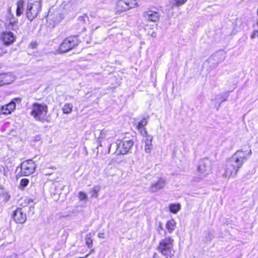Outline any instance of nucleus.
<instances>
[{
    "instance_id": "9d476101",
    "label": "nucleus",
    "mask_w": 258,
    "mask_h": 258,
    "mask_svg": "<svg viewBox=\"0 0 258 258\" xmlns=\"http://www.w3.org/2000/svg\"><path fill=\"white\" fill-rule=\"evenodd\" d=\"M226 57V52L223 50L218 51L208 59V61L217 65L223 61Z\"/></svg>"
},
{
    "instance_id": "6ab92c4d",
    "label": "nucleus",
    "mask_w": 258,
    "mask_h": 258,
    "mask_svg": "<svg viewBox=\"0 0 258 258\" xmlns=\"http://www.w3.org/2000/svg\"><path fill=\"white\" fill-rule=\"evenodd\" d=\"M115 136L114 132L113 130H109L108 128H104L100 132V138H110Z\"/></svg>"
},
{
    "instance_id": "412c9836",
    "label": "nucleus",
    "mask_w": 258,
    "mask_h": 258,
    "mask_svg": "<svg viewBox=\"0 0 258 258\" xmlns=\"http://www.w3.org/2000/svg\"><path fill=\"white\" fill-rule=\"evenodd\" d=\"M15 79L14 76L11 73L3 74L2 77L3 85L11 84Z\"/></svg>"
},
{
    "instance_id": "ddd939ff",
    "label": "nucleus",
    "mask_w": 258,
    "mask_h": 258,
    "mask_svg": "<svg viewBox=\"0 0 258 258\" xmlns=\"http://www.w3.org/2000/svg\"><path fill=\"white\" fill-rule=\"evenodd\" d=\"M14 221L17 223H23L27 219L26 215L22 209L18 208L13 212L12 214Z\"/></svg>"
},
{
    "instance_id": "39448f33",
    "label": "nucleus",
    "mask_w": 258,
    "mask_h": 258,
    "mask_svg": "<svg viewBox=\"0 0 258 258\" xmlns=\"http://www.w3.org/2000/svg\"><path fill=\"white\" fill-rule=\"evenodd\" d=\"M139 0H118L116 4V13H121L137 7Z\"/></svg>"
},
{
    "instance_id": "6e6552de",
    "label": "nucleus",
    "mask_w": 258,
    "mask_h": 258,
    "mask_svg": "<svg viewBox=\"0 0 258 258\" xmlns=\"http://www.w3.org/2000/svg\"><path fill=\"white\" fill-rule=\"evenodd\" d=\"M36 168V164L32 160L24 161L21 165V173L23 176H28L32 174Z\"/></svg>"
},
{
    "instance_id": "b1692460",
    "label": "nucleus",
    "mask_w": 258,
    "mask_h": 258,
    "mask_svg": "<svg viewBox=\"0 0 258 258\" xmlns=\"http://www.w3.org/2000/svg\"><path fill=\"white\" fill-rule=\"evenodd\" d=\"M181 206L179 204H171L169 206L170 211L174 214L176 213L180 210Z\"/></svg>"
},
{
    "instance_id": "4468645a",
    "label": "nucleus",
    "mask_w": 258,
    "mask_h": 258,
    "mask_svg": "<svg viewBox=\"0 0 258 258\" xmlns=\"http://www.w3.org/2000/svg\"><path fill=\"white\" fill-rule=\"evenodd\" d=\"M143 136V142L145 144V151L146 153H150L152 149L153 137L146 135H141Z\"/></svg>"
},
{
    "instance_id": "20e7f679",
    "label": "nucleus",
    "mask_w": 258,
    "mask_h": 258,
    "mask_svg": "<svg viewBox=\"0 0 258 258\" xmlns=\"http://www.w3.org/2000/svg\"><path fill=\"white\" fill-rule=\"evenodd\" d=\"M115 144L116 150L115 153L117 155H125L127 154L134 145L132 140L127 138H123L122 140H117Z\"/></svg>"
},
{
    "instance_id": "c9c22d12",
    "label": "nucleus",
    "mask_w": 258,
    "mask_h": 258,
    "mask_svg": "<svg viewBox=\"0 0 258 258\" xmlns=\"http://www.w3.org/2000/svg\"><path fill=\"white\" fill-rule=\"evenodd\" d=\"M36 45V44L35 43L31 44V46L32 47V48H35Z\"/></svg>"
},
{
    "instance_id": "f704fd0d",
    "label": "nucleus",
    "mask_w": 258,
    "mask_h": 258,
    "mask_svg": "<svg viewBox=\"0 0 258 258\" xmlns=\"http://www.w3.org/2000/svg\"><path fill=\"white\" fill-rule=\"evenodd\" d=\"M7 258H17V256L16 254H13L8 257Z\"/></svg>"
},
{
    "instance_id": "0eeeda50",
    "label": "nucleus",
    "mask_w": 258,
    "mask_h": 258,
    "mask_svg": "<svg viewBox=\"0 0 258 258\" xmlns=\"http://www.w3.org/2000/svg\"><path fill=\"white\" fill-rule=\"evenodd\" d=\"M77 39L75 37H70L64 39L59 48L60 53H64L72 49L77 45Z\"/></svg>"
},
{
    "instance_id": "393cba45",
    "label": "nucleus",
    "mask_w": 258,
    "mask_h": 258,
    "mask_svg": "<svg viewBox=\"0 0 258 258\" xmlns=\"http://www.w3.org/2000/svg\"><path fill=\"white\" fill-rule=\"evenodd\" d=\"M254 30L250 35L251 39H254L256 36L258 37V21L253 25Z\"/></svg>"
},
{
    "instance_id": "f03ea898",
    "label": "nucleus",
    "mask_w": 258,
    "mask_h": 258,
    "mask_svg": "<svg viewBox=\"0 0 258 258\" xmlns=\"http://www.w3.org/2000/svg\"><path fill=\"white\" fill-rule=\"evenodd\" d=\"M47 106L44 103H34L32 105L30 114L36 120L41 122L47 121Z\"/></svg>"
},
{
    "instance_id": "2f4dec72",
    "label": "nucleus",
    "mask_w": 258,
    "mask_h": 258,
    "mask_svg": "<svg viewBox=\"0 0 258 258\" xmlns=\"http://www.w3.org/2000/svg\"><path fill=\"white\" fill-rule=\"evenodd\" d=\"M100 26L99 25H96V24H92L91 26V28L92 31L95 30L96 29H98Z\"/></svg>"
},
{
    "instance_id": "7ed1b4c3",
    "label": "nucleus",
    "mask_w": 258,
    "mask_h": 258,
    "mask_svg": "<svg viewBox=\"0 0 258 258\" xmlns=\"http://www.w3.org/2000/svg\"><path fill=\"white\" fill-rule=\"evenodd\" d=\"M173 241V239L171 237H167L160 240L159 243L158 250L166 258H174Z\"/></svg>"
},
{
    "instance_id": "5701e85b",
    "label": "nucleus",
    "mask_w": 258,
    "mask_h": 258,
    "mask_svg": "<svg viewBox=\"0 0 258 258\" xmlns=\"http://www.w3.org/2000/svg\"><path fill=\"white\" fill-rule=\"evenodd\" d=\"M64 114H70L73 110V104L72 103H66L62 108Z\"/></svg>"
},
{
    "instance_id": "473e14b6",
    "label": "nucleus",
    "mask_w": 258,
    "mask_h": 258,
    "mask_svg": "<svg viewBox=\"0 0 258 258\" xmlns=\"http://www.w3.org/2000/svg\"><path fill=\"white\" fill-rule=\"evenodd\" d=\"M104 232H100L98 233V236L99 238H104Z\"/></svg>"
},
{
    "instance_id": "79ce46f5",
    "label": "nucleus",
    "mask_w": 258,
    "mask_h": 258,
    "mask_svg": "<svg viewBox=\"0 0 258 258\" xmlns=\"http://www.w3.org/2000/svg\"><path fill=\"white\" fill-rule=\"evenodd\" d=\"M8 197H5V199H7V200H8L9 199L10 197L9 196H7Z\"/></svg>"
},
{
    "instance_id": "72a5a7b5",
    "label": "nucleus",
    "mask_w": 258,
    "mask_h": 258,
    "mask_svg": "<svg viewBox=\"0 0 258 258\" xmlns=\"http://www.w3.org/2000/svg\"><path fill=\"white\" fill-rule=\"evenodd\" d=\"M3 74H0V86L3 85V81L2 79Z\"/></svg>"
},
{
    "instance_id": "c756f323",
    "label": "nucleus",
    "mask_w": 258,
    "mask_h": 258,
    "mask_svg": "<svg viewBox=\"0 0 258 258\" xmlns=\"http://www.w3.org/2000/svg\"><path fill=\"white\" fill-rule=\"evenodd\" d=\"M78 197L80 201H84L87 199V196L85 192L80 191L78 194Z\"/></svg>"
},
{
    "instance_id": "58836bf2",
    "label": "nucleus",
    "mask_w": 258,
    "mask_h": 258,
    "mask_svg": "<svg viewBox=\"0 0 258 258\" xmlns=\"http://www.w3.org/2000/svg\"><path fill=\"white\" fill-rule=\"evenodd\" d=\"M89 255V254H87V255H85V256L84 257H79V258H87L88 257V256Z\"/></svg>"
},
{
    "instance_id": "2eb2a0df",
    "label": "nucleus",
    "mask_w": 258,
    "mask_h": 258,
    "mask_svg": "<svg viewBox=\"0 0 258 258\" xmlns=\"http://www.w3.org/2000/svg\"><path fill=\"white\" fill-rule=\"evenodd\" d=\"M1 38L6 45H10L15 40L14 35L11 32H3L1 35Z\"/></svg>"
},
{
    "instance_id": "4be33fe9",
    "label": "nucleus",
    "mask_w": 258,
    "mask_h": 258,
    "mask_svg": "<svg viewBox=\"0 0 258 258\" xmlns=\"http://www.w3.org/2000/svg\"><path fill=\"white\" fill-rule=\"evenodd\" d=\"M24 4L23 0H19L17 2L16 6V15L18 17L20 16L24 12Z\"/></svg>"
},
{
    "instance_id": "c03bdc74",
    "label": "nucleus",
    "mask_w": 258,
    "mask_h": 258,
    "mask_svg": "<svg viewBox=\"0 0 258 258\" xmlns=\"http://www.w3.org/2000/svg\"><path fill=\"white\" fill-rule=\"evenodd\" d=\"M257 14L258 15V9H257Z\"/></svg>"
},
{
    "instance_id": "423d86ee",
    "label": "nucleus",
    "mask_w": 258,
    "mask_h": 258,
    "mask_svg": "<svg viewBox=\"0 0 258 258\" xmlns=\"http://www.w3.org/2000/svg\"><path fill=\"white\" fill-rule=\"evenodd\" d=\"M41 7V4L39 2H36L34 4L28 3L26 10L27 17L30 21H32L37 15Z\"/></svg>"
},
{
    "instance_id": "c85d7f7f",
    "label": "nucleus",
    "mask_w": 258,
    "mask_h": 258,
    "mask_svg": "<svg viewBox=\"0 0 258 258\" xmlns=\"http://www.w3.org/2000/svg\"><path fill=\"white\" fill-rule=\"evenodd\" d=\"M29 183V180L27 179H22L20 181V186L21 188H23L26 186Z\"/></svg>"
},
{
    "instance_id": "a211bd4d",
    "label": "nucleus",
    "mask_w": 258,
    "mask_h": 258,
    "mask_svg": "<svg viewBox=\"0 0 258 258\" xmlns=\"http://www.w3.org/2000/svg\"><path fill=\"white\" fill-rule=\"evenodd\" d=\"M6 21V23L12 26H15L18 23V19L14 16L11 8L8 9V14Z\"/></svg>"
},
{
    "instance_id": "f8f14e48",
    "label": "nucleus",
    "mask_w": 258,
    "mask_h": 258,
    "mask_svg": "<svg viewBox=\"0 0 258 258\" xmlns=\"http://www.w3.org/2000/svg\"><path fill=\"white\" fill-rule=\"evenodd\" d=\"M20 102L21 99L19 98H14L10 103L3 106L1 107L2 113L4 114H9L16 108V102Z\"/></svg>"
},
{
    "instance_id": "1a4fd4ad",
    "label": "nucleus",
    "mask_w": 258,
    "mask_h": 258,
    "mask_svg": "<svg viewBox=\"0 0 258 258\" xmlns=\"http://www.w3.org/2000/svg\"><path fill=\"white\" fill-rule=\"evenodd\" d=\"M165 184V180L162 178H159L157 181L152 182L149 187V190L151 193L157 192L163 189Z\"/></svg>"
},
{
    "instance_id": "dca6fc26",
    "label": "nucleus",
    "mask_w": 258,
    "mask_h": 258,
    "mask_svg": "<svg viewBox=\"0 0 258 258\" xmlns=\"http://www.w3.org/2000/svg\"><path fill=\"white\" fill-rule=\"evenodd\" d=\"M144 16L148 20L154 22L158 21L159 19L158 13L153 11L145 12L144 14Z\"/></svg>"
},
{
    "instance_id": "aec40b11",
    "label": "nucleus",
    "mask_w": 258,
    "mask_h": 258,
    "mask_svg": "<svg viewBox=\"0 0 258 258\" xmlns=\"http://www.w3.org/2000/svg\"><path fill=\"white\" fill-rule=\"evenodd\" d=\"M176 223L175 221L172 219L168 220L165 225V228L168 233L171 234L173 232L176 228Z\"/></svg>"
},
{
    "instance_id": "a878e982",
    "label": "nucleus",
    "mask_w": 258,
    "mask_h": 258,
    "mask_svg": "<svg viewBox=\"0 0 258 258\" xmlns=\"http://www.w3.org/2000/svg\"><path fill=\"white\" fill-rule=\"evenodd\" d=\"M92 234L91 233L87 234L85 237V242L86 245L88 246V247L91 248L92 247L93 241L91 238Z\"/></svg>"
},
{
    "instance_id": "cd10ccee",
    "label": "nucleus",
    "mask_w": 258,
    "mask_h": 258,
    "mask_svg": "<svg viewBox=\"0 0 258 258\" xmlns=\"http://www.w3.org/2000/svg\"><path fill=\"white\" fill-rule=\"evenodd\" d=\"M187 0H173L171 2L172 7H179L183 5Z\"/></svg>"
},
{
    "instance_id": "f3484780",
    "label": "nucleus",
    "mask_w": 258,
    "mask_h": 258,
    "mask_svg": "<svg viewBox=\"0 0 258 258\" xmlns=\"http://www.w3.org/2000/svg\"><path fill=\"white\" fill-rule=\"evenodd\" d=\"M148 117L143 118L137 123V128L139 131L141 135H146V133H147L145 126L148 123Z\"/></svg>"
},
{
    "instance_id": "bb28decb",
    "label": "nucleus",
    "mask_w": 258,
    "mask_h": 258,
    "mask_svg": "<svg viewBox=\"0 0 258 258\" xmlns=\"http://www.w3.org/2000/svg\"><path fill=\"white\" fill-rule=\"evenodd\" d=\"M100 190V187L96 185L93 187L91 190V197L97 198L98 196V193Z\"/></svg>"
},
{
    "instance_id": "4c0bfd02",
    "label": "nucleus",
    "mask_w": 258,
    "mask_h": 258,
    "mask_svg": "<svg viewBox=\"0 0 258 258\" xmlns=\"http://www.w3.org/2000/svg\"><path fill=\"white\" fill-rule=\"evenodd\" d=\"M106 174L107 175V176H109V175H111V176H113L114 175V174H111L110 173H109V172H106Z\"/></svg>"
},
{
    "instance_id": "a19ab883",
    "label": "nucleus",
    "mask_w": 258,
    "mask_h": 258,
    "mask_svg": "<svg viewBox=\"0 0 258 258\" xmlns=\"http://www.w3.org/2000/svg\"><path fill=\"white\" fill-rule=\"evenodd\" d=\"M8 197H5V199H7V200H8L9 199L10 197L9 196H7Z\"/></svg>"
},
{
    "instance_id": "f257e3e1",
    "label": "nucleus",
    "mask_w": 258,
    "mask_h": 258,
    "mask_svg": "<svg viewBox=\"0 0 258 258\" xmlns=\"http://www.w3.org/2000/svg\"><path fill=\"white\" fill-rule=\"evenodd\" d=\"M251 150L249 148L244 151L237 150L226 161L224 165V176L228 178L235 177L245 161L251 156Z\"/></svg>"
},
{
    "instance_id": "e433bc0d",
    "label": "nucleus",
    "mask_w": 258,
    "mask_h": 258,
    "mask_svg": "<svg viewBox=\"0 0 258 258\" xmlns=\"http://www.w3.org/2000/svg\"><path fill=\"white\" fill-rule=\"evenodd\" d=\"M111 147H112V145H111V144H110V145H109V147H108V153H110V150H111Z\"/></svg>"
},
{
    "instance_id": "9b49d317",
    "label": "nucleus",
    "mask_w": 258,
    "mask_h": 258,
    "mask_svg": "<svg viewBox=\"0 0 258 258\" xmlns=\"http://www.w3.org/2000/svg\"><path fill=\"white\" fill-rule=\"evenodd\" d=\"M199 171L206 176L211 172L212 170L211 164L208 159H204L201 161L199 166Z\"/></svg>"
},
{
    "instance_id": "7c9ffc66",
    "label": "nucleus",
    "mask_w": 258,
    "mask_h": 258,
    "mask_svg": "<svg viewBox=\"0 0 258 258\" xmlns=\"http://www.w3.org/2000/svg\"><path fill=\"white\" fill-rule=\"evenodd\" d=\"M33 141L35 142H39L41 141V137L40 135H37L33 137Z\"/></svg>"
},
{
    "instance_id": "37998d69",
    "label": "nucleus",
    "mask_w": 258,
    "mask_h": 258,
    "mask_svg": "<svg viewBox=\"0 0 258 258\" xmlns=\"http://www.w3.org/2000/svg\"><path fill=\"white\" fill-rule=\"evenodd\" d=\"M93 251H94V250H93V249H92V250H91V251H90L88 254H90L91 253L93 252Z\"/></svg>"
},
{
    "instance_id": "ea45409f",
    "label": "nucleus",
    "mask_w": 258,
    "mask_h": 258,
    "mask_svg": "<svg viewBox=\"0 0 258 258\" xmlns=\"http://www.w3.org/2000/svg\"><path fill=\"white\" fill-rule=\"evenodd\" d=\"M8 197H5V199H7V200H8L9 199L10 197L9 196H7Z\"/></svg>"
}]
</instances>
